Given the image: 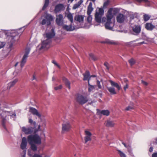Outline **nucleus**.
Wrapping results in <instances>:
<instances>
[{
  "label": "nucleus",
  "mask_w": 157,
  "mask_h": 157,
  "mask_svg": "<svg viewBox=\"0 0 157 157\" xmlns=\"http://www.w3.org/2000/svg\"><path fill=\"white\" fill-rule=\"evenodd\" d=\"M84 76L83 80L84 81L88 80V83L90 82V75L89 71H86V72L83 74Z\"/></svg>",
  "instance_id": "obj_20"
},
{
  "label": "nucleus",
  "mask_w": 157,
  "mask_h": 157,
  "mask_svg": "<svg viewBox=\"0 0 157 157\" xmlns=\"http://www.w3.org/2000/svg\"><path fill=\"white\" fill-rule=\"evenodd\" d=\"M139 3H144L146 6H149L151 5V2L149 0H135Z\"/></svg>",
  "instance_id": "obj_23"
},
{
  "label": "nucleus",
  "mask_w": 157,
  "mask_h": 157,
  "mask_svg": "<svg viewBox=\"0 0 157 157\" xmlns=\"http://www.w3.org/2000/svg\"><path fill=\"white\" fill-rule=\"evenodd\" d=\"M44 18L42 19L41 22V24L42 25L46 24L47 25H49L51 24V22L54 20V17L51 14L46 13H45Z\"/></svg>",
  "instance_id": "obj_7"
},
{
  "label": "nucleus",
  "mask_w": 157,
  "mask_h": 157,
  "mask_svg": "<svg viewBox=\"0 0 157 157\" xmlns=\"http://www.w3.org/2000/svg\"><path fill=\"white\" fill-rule=\"evenodd\" d=\"M135 106L133 105L132 102H131L130 103L129 105L128 106V110L131 109H133L134 108Z\"/></svg>",
  "instance_id": "obj_40"
},
{
  "label": "nucleus",
  "mask_w": 157,
  "mask_h": 157,
  "mask_svg": "<svg viewBox=\"0 0 157 157\" xmlns=\"http://www.w3.org/2000/svg\"><path fill=\"white\" fill-rule=\"evenodd\" d=\"M131 27L132 29L133 33L132 34L134 35H138L141 32V27L140 25L136 22L130 24Z\"/></svg>",
  "instance_id": "obj_8"
},
{
  "label": "nucleus",
  "mask_w": 157,
  "mask_h": 157,
  "mask_svg": "<svg viewBox=\"0 0 157 157\" xmlns=\"http://www.w3.org/2000/svg\"><path fill=\"white\" fill-rule=\"evenodd\" d=\"M109 82L112 86L116 87L118 90H120L121 89V86L117 83L111 80H110Z\"/></svg>",
  "instance_id": "obj_25"
},
{
  "label": "nucleus",
  "mask_w": 157,
  "mask_h": 157,
  "mask_svg": "<svg viewBox=\"0 0 157 157\" xmlns=\"http://www.w3.org/2000/svg\"><path fill=\"white\" fill-rule=\"evenodd\" d=\"M55 79H56V78L54 76H53L52 78V80L54 81L55 80Z\"/></svg>",
  "instance_id": "obj_61"
},
{
  "label": "nucleus",
  "mask_w": 157,
  "mask_h": 157,
  "mask_svg": "<svg viewBox=\"0 0 157 157\" xmlns=\"http://www.w3.org/2000/svg\"><path fill=\"white\" fill-rule=\"evenodd\" d=\"M152 157H157V152L153 153L152 155Z\"/></svg>",
  "instance_id": "obj_54"
},
{
  "label": "nucleus",
  "mask_w": 157,
  "mask_h": 157,
  "mask_svg": "<svg viewBox=\"0 0 157 157\" xmlns=\"http://www.w3.org/2000/svg\"><path fill=\"white\" fill-rule=\"evenodd\" d=\"M73 14H72L71 13H68L67 16V17L68 20L71 22V23L73 22Z\"/></svg>",
  "instance_id": "obj_34"
},
{
  "label": "nucleus",
  "mask_w": 157,
  "mask_h": 157,
  "mask_svg": "<svg viewBox=\"0 0 157 157\" xmlns=\"http://www.w3.org/2000/svg\"><path fill=\"white\" fill-rule=\"evenodd\" d=\"M97 84L98 85V88L101 89V86L100 84V82L98 80H97Z\"/></svg>",
  "instance_id": "obj_50"
},
{
  "label": "nucleus",
  "mask_w": 157,
  "mask_h": 157,
  "mask_svg": "<svg viewBox=\"0 0 157 157\" xmlns=\"http://www.w3.org/2000/svg\"><path fill=\"white\" fill-rule=\"evenodd\" d=\"M119 32H124L125 33H127V30H119Z\"/></svg>",
  "instance_id": "obj_56"
},
{
  "label": "nucleus",
  "mask_w": 157,
  "mask_h": 157,
  "mask_svg": "<svg viewBox=\"0 0 157 157\" xmlns=\"http://www.w3.org/2000/svg\"><path fill=\"white\" fill-rule=\"evenodd\" d=\"M122 144L125 147H127V145L124 142H122Z\"/></svg>",
  "instance_id": "obj_59"
},
{
  "label": "nucleus",
  "mask_w": 157,
  "mask_h": 157,
  "mask_svg": "<svg viewBox=\"0 0 157 157\" xmlns=\"http://www.w3.org/2000/svg\"><path fill=\"white\" fill-rule=\"evenodd\" d=\"M76 100L77 102L82 105L86 103L87 101H89L88 104L89 105H93V103L96 101L95 100H93L90 102V101L89 100L86 96H84L81 94H79L78 95Z\"/></svg>",
  "instance_id": "obj_5"
},
{
  "label": "nucleus",
  "mask_w": 157,
  "mask_h": 157,
  "mask_svg": "<svg viewBox=\"0 0 157 157\" xmlns=\"http://www.w3.org/2000/svg\"><path fill=\"white\" fill-rule=\"evenodd\" d=\"M27 144V139L25 137H23L22 139L21 143V147L23 150L26 149Z\"/></svg>",
  "instance_id": "obj_18"
},
{
  "label": "nucleus",
  "mask_w": 157,
  "mask_h": 157,
  "mask_svg": "<svg viewBox=\"0 0 157 157\" xmlns=\"http://www.w3.org/2000/svg\"><path fill=\"white\" fill-rule=\"evenodd\" d=\"M64 9L65 7L64 5L62 4H59L56 6L54 11L55 13H57L63 10Z\"/></svg>",
  "instance_id": "obj_17"
},
{
  "label": "nucleus",
  "mask_w": 157,
  "mask_h": 157,
  "mask_svg": "<svg viewBox=\"0 0 157 157\" xmlns=\"http://www.w3.org/2000/svg\"><path fill=\"white\" fill-rule=\"evenodd\" d=\"M102 43L112 44H117V42L116 41L108 39H106L105 40L102 42Z\"/></svg>",
  "instance_id": "obj_29"
},
{
  "label": "nucleus",
  "mask_w": 157,
  "mask_h": 157,
  "mask_svg": "<svg viewBox=\"0 0 157 157\" xmlns=\"http://www.w3.org/2000/svg\"><path fill=\"white\" fill-rule=\"evenodd\" d=\"M126 18L125 16L121 13L118 14L116 17L117 21L120 23L124 22Z\"/></svg>",
  "instance_id": "obj_14"
},
{
  "label": "nucleus",
  "mask_w": 157,
  "mask_h": 157,
  "mask_svg": "<svg viewBox=\"0 0 157 157\" xmlns=\"http://www.w3.org/2000/svg\"><path fill=\"white\" fill-rule=\"evenodd\" d=\"M24 30V27L18 29L11 30L10 32V36L13 39L17 36H18L20 33H21Z\"/></svg>",
  "instance_id": "obj_11"
},
{
  "label": "nucleus",
  "mask_w": 157,
  "mask_h": 157,
  "mask_svg": "<svg viewBox=\"0 0 157 157\" xmlns=\"http://www.w3.org/2000/svg\"><path fill=\"white\" fill-rule=\"evenodd\" d=\"M85 135L84 139L85 143L91 140L92 135L90 132L87 130H85Z\"/></svg>",
  "instance_id": "obj_15"
},
{
  "label": "nucleus",
  "mask_w": 157,
  "mask_h": 157,
  "mask_svg": "<svg viewBox=\"0 0 157 157\" xmlns=\"http://www.w3.org/2000/svg\"><path fill=\"white\" fill-rule=\"evenodd\" d=\"M150 15L147 14H145L143 15V19L145 21H148L150 19Z\"/></svg>",
  "instance_id": "obj_36"
},
{
  "label": "nucleus",
  "mask_w": 157,
  "mask_h": 157,
  "mask_svg": "<svg viewBox=\"0 0 157 157\" xmlns=\"http://www.w3.org/2000/svg\"><path fill=\"white\" fill-rule=\"evenodd\" d=\"M89 58L90 59H91L93 60H96L97 59V58L95 57L94 55L92 53H90L89 54Z\"/></svg>",
  "instance_id": "obj_39"
},
{
  "label": "nucleus",
  "mask_w": 157,
  "mask_h": 157,
  "mask_svg": "<svg viewBox=\"0 0 157 157\" xmlns=\"http://www.w3.org/2000/svg\"><path fill=\"white\" fill-rule=\"evenodd\" d=\"M63 28L67 31H71L75 29V27L71 24L69 25H65L63 26Z\"/></svg>",
  "instance_id": "obj_21"
},
{
  "label": "nucleus",
  "mask_w": 157,
  "mask_h": 157,
  "mask_svg": "<svg viewBox=\"0 0 157 157\" xmlns=\"http://www.w3.org/2000/svg\"><path fill=\"white\" fill-rule=\"evenodd\" d=\"M92 4L90 2L87 7V14L88 15L91 14L93 10V8L92 7Z\"/></svg>",
  "instance_id": "obj_27"
},
{
  "label": "nucleus",
  "mask_w": 157,
  "mask_h": 157,
  "mask_svg": "<svg viewBox=\"0 0 157 157\" xmlns=\"http://www.w3.org/2000/svg\"><path fill=\"white\" fill-rule=\"evenodd\" d=\"M22 131L27 135L34 134V135H30L27 137L28 141L30 145V148L33 151L37 150V147L36 145H40L41 143L40 137L36 133L38 131H41L40 125H39L37 128L36 127H29L28 128L22 127L21 128Z\"/></svg>",
  "instance_id": "obj_1"
},
{
  "label": "nucleus",
  "mask_w": 157,
  "mask_h": 157,
  "mask_svg": "<svg viewBox=\"0 0 157 157\" xmlns=\"http://www.w3.org/2000/svg\"><path fill=\"white\" fill-rule=\"evenodd\" d=\"M118 151V153L121 157H126V155L125 153L120 150L117 149Z\"/></svg>",
  "instance_id": "obj_35"
},
{
  "label": "nucleus",
  "mask_w": 157,
  "mask_h": 157,
  "mask_svg": "<svg viewBox=\"0 0 157 157\" xmlns=\"http://www.w3.org/2000/svg\"><path fill=\"white\" fill-rule=\"evenodd\" d=\"M97 113L98 115H103L104 116H108L110 113L109 111L108 110H101L98 109H97Z\"/></svg>",
  "instance_id": "obj_19"
},
{
  "label": "nucleus",
  "mask_w": 157,
  "mask_h": 157,
  "mask_svg": "<svg viewBox=\"0 0 157 157\" xmlns=\"http://www.w3.org/2000/svg\"><path fill=\"white\" fill-rule=\"evenodd\" d=\"M31 79L32 81L35 80L36 81H37V80L36 78V75L35 73L33 74Z\"/></svg>",
  "instance_id": "obj_49"
},
{
  "label": "nucleus",
  "mask_w": 157,
  "mask_h": 157,
  "mask_svg": "<svg viewBox=\"0 0 157 157\" xmlns=\"http://www.w3.org/2000/svg\"><path fill=\"white\" fill-rule=\"evenodd\" d=\"M29 122L31 124H33L34 125V127H36V123L35 121H33L32 119H29Z\"/></svg>",
  "instance_id": "obj_44"
},
{
  "label": "nucleus",
  "mask_w": 157,
  "mask_h": 157,
  "mask_svg": "<svg viewBox=\"0 0 157 157\" xmlns=\"http://www.w3.org/2000/svg\"><path fill=\"white\" fill-rule=\"evenodd\" d=\"M88 85L89 86L88 91L90 92L94 89V86L91 85L90 84V82H88Z\"/></svg>",
  "instance_id": "obj_37"
},
{
  "label": "nucleus",
  "mask_w": 157,
  "mask_h": 157,
  "mask_svg": "<svg viewBox=\"0 0 157 157\" xmlns=\"http://www.w3.org/2000/svg\"><path fill=\"white\" fill-rule=\"evenodd\" d=\"M42 122H43V125H44V126H45L46 124H45V122H46V121L45 120H44V121H41Z\"/></svg>",
  "instance_id": "obj_58"
},
{
  "label": "nucleus",
  "mask_w": 157,
  "mask_h": 157,
  "mask_svg": "<svg viewBox=\"0 0 157 157\" xmlns=\"http://www.w3.org/2000/svg\"><path fill=\"white\" fill-rule=\"evenodd\" d=\"M75 19L79 23H82L83 21L84 17L81 15L76 16L75 17Z\"/></svg>",
  "instance_id": "obj_26"
},
{
  "label": "nucleus",
  "mask_w": 157,
  "mask_h": 157,
  "mask_svg": "<svg viewBox=\"0 0 157 157\" xmlns=\"http://www.w3.org/2000/svg\"><path fill=\"white\" fill-rule=\"evenodd\" d=\"M30 51V48H27L25 52V54L22 59V60L21 62V68L23 67L28 57V55L29 54Z\"/></svg>",
  "instance_id": "obj_9"
},
{
  "label": "nucleus",
  "mask_w": 157,
  "mask_h": 157,
  "mask_svg": "<svg viewBox=\"0 0 157 157\" xmlns=\"http://www.w3.org/2000/svg\"><path fill=\"white\" fill-rule=\"evenodd\" d=\"M33 157H42V155H39L37 154H35Z\"/></svg>",
  "instance_id": "obj_52"
},
{
  "label": "nucleus",
  "mask_w": 157,
  "mask_h": 157,
  "mask_svg": "<svg viewBox=\"0 0 157 157\" xmlns=\"http://www.w3.org/2000/svg\"><path fill=\"white\" fill-rule=\"evenodd\" d=\"M104 66L106 67V69L109 70V64L107 62H105L104 63Z\"/></svg>",
  "instance_id": "obj_46"
},
{
  "label": "nucleus",
  "mask_w": 157,
  "mask_h": 157,
  "mask_svg": "<svg viewBox=\"0 0 157 157\" xmlns=\"http://www.w3.org/2000/svg\"><path fill=\"white\" fill-rule=\"evenodd\" d=\"M153 148L152 147H150L149 149V151L150 152H151L153 151Z\"/></svg>",
  "instance_id": "obj_57"
},
{
  "label": "nucleus",
  "mask_w": 157,
  "mask_h": 157,
  "mask_svg": "<svg viewBox=\"0 0 157 157\" xmlns=\"http://www.w3.org/2000/svg\"><path fill=\"white\" fill-rule=\"evenodd\" d=\"M52 63H53L57 67H58L59 68H60V67L59 65L57 63V62L54 60H53L52 61Z\"/></svg>",
  "instance_id": "obj_47"
},
{
  "label": "nucleus",
  "mask_w": 157,
  "mask_h": 157,
  "mask_svg": "<svg viewBox=\"0 0 157 157\" xmlns=\"http://www.w3.org/2000/svg\"><path fill=\"white\" fill-rule=\"evenodd\" d=\"M28 155H29V156H31V154H30V151H28Z\"/></svg>",
  "instance_id": "obj_60"
},
{
  "label": "nucleus",
  "mask_w": 157,
  "mask_h": 157,
  "mask_svg": "<svg viewBox=\"0 0 157 157\" xmlns=\"http://www.w3.org/2000/svg\"><path fill=\"white\" fill-rule=\"evenodd\" d=\"M21 69H16L13 72V75L14 76H16L19 75L21 72Z\"/></svg>",
  "instance_id": "obj_33"
},
{
  "label": "nucleus",
  "mask_w": 157,
  "mask_h": 157,
  "mask_svg": "<svg viewBox=\"0 0 157 157\" xmlns=\"http://www.w3.org/2000/svg\"><path fill=\"white\" fill-rule=\"evenodd\" d=\"M124 81L126 83L125 86L124 87V89L125 90H126V89L128 88V83L127 82V80L126 79H124Z\"/></svg>",
  "instance_id": "obj_51"
},
{
  "label": "nucleus",
  "mask_w": 157,
  "mask_h": 157,
  "mask_svg": "<svg viewBox=\"0 0 157 157\" xmlns=\"http://www.w3.org/2000/svg\"><path fill=\"white\" fill-rule=\"evenodd\" d=\"M63 81L65 83L66 86L69 89L71 88L70 83L68 79L65 77L63 78Z\"/></svg>",
  "instance_id": "obj_30"
},
{
  "label": "nucleus",
  "mask_w": 157,
  "mask_h": 157,
  "mask_svg": "<svg viewBox=\"0 0 157 157\" xmlns=\"http://www.w3.org/2000/svg\"><path fill=\"white\" fill-rule=\"evenodd\" d=\"M119 11L118 8H110L109 10L106 15V17H103L102 22L105 23V28L110 30L113 31V28L114 25V23L111 21V19Z\"/></svg>",
  "instance_id": "obj_2"
},
{
  "label": "nucleus",
  "mask_w": 157,
  "mask_h": 157,
  "mask_svg": "<svg viewBox=\"0 0 157 157\" xmlns=\"http://www.w3.org/2000/svg\"><path fill=\"white\" fill-rule=\"evenodd\" d=\"M96 77V75H91V76H90V78L91 77Z\"/></svg>",
  "instance_id": "obj_62"
},
{
  "label": "nucleus",
  "mask_w": 157,
  "mask_h": 157,
  "mask_svg": "<svg viewBox=\"0 0 157 157\" xmlns=\"http://www.w3.org/2000/svg\"><path fill=\"white\" fill-rule=\"evenodd\" d=\"M44 157H50V156L49 155H45Z\"/></svg>",
  "instance_id": "obj_64"
},
{
  "label": "nucleus",
  "mask_w": 157,
  "mask_h": 157,
  "mask_svg": "<svg viewBox=\"0 0 157 157\" xmlns=\"http://www.w3.org/2000/svg\"><path fill=\"white\" fill-rule=\"evenodd\" d=\"M145 28L147 30H152L155 28V26L151 23H147L145 25Z\"/></svg>",
  "instance_id": "obj_28"
},
{
  "label": "nucleus",
  "mask_w": 157,
  "mask_h": 157,
  "mask_svg": "<svg viewBox=\"0 0 157 157\" xmlns=\"http://www.w3.org/2000/svg\"><path fill=\"white\" fill-rule=\"evenodd\" d=\"M107 89L111 94H116V92L115 90V89L113 87H108Z\"/></svg>",
  "instance_id": "obj_31"
},
{
  "label": "nucleus",
  "mask_w": 157,
  "mask_h": 157,
  "mask_svg": "<svg viewBox=\"0 0 157 157\" xmlns=\"http://www.w3.org/2000/svg\"><path fill=\"white\" fill-rule=\"evenodd\" d=\"M128 16L130 17V24L136 22L134 20V18H136L137 16L136 13L128 12Z\"/></svg>",
  "instance_id": "obj_13"
},
{
  "label": "nucleus",
  "mask_w": 157,
  "mask_h": 157,
  "mask_svg": "<svg viewBox=\"0 0 157 157\" xmlns=\"http://www.w3.org/2000/svg\"><path fill=\"white\" fill-rule=\"evenodd\" d=\"M128 62L131 66H132L135 63V61L133 58H132L130 59Z\"/></svg>",
  "instance_id": "obj_41"
},
{
  "label": "nucleus",
  "mask_w": 157,
  "mask_h": 157,
  "mask_svg": "<svg viewBox=\"0 0 157 157\" xmlns=\"http://www.w3.org/2000/svg\"><path fill=\"white\" fill-rule=\"evenodd\" d=\"M62 88V85H60L59 86L55 87H54V89L55 90H59L61 89Z\"/></svg>",
  "instance_id": "obj_48"
},
{
  "label": "nucleus",
  "mask_w": 157,
  "mask_h": 157,
  "mask_svg": "<svg viewBox=\"0 0 157 157\" xmlns=\"http://www.w3.org/2000/svg\"><path fill=\"white\" fill-rule=\"evenodd\" d=\"M29 112L33 114L36 115L40 118L41 117V114L35 108L30 107L29 108Z\"/></svg>",
  "instance_id": "obj_16"
},
{
  "label": "nucleus",
  "mask_w": 157,
  "mask_h": 157,
  "mask_svg": "<svg viewBox=\"0 0 157 157\" xmlns=\"http://www.w3.org/2000/svg\"><path fill=\"white\" fill-rule=\"evenodd\" d=\"M109 1H107L106 2H105L104 4V6H106L107 5H108L109 4Z\"/></svg>",
  "instance_id": "obj_53"
},
{
  "label": "nucleus",
  "mask_w": 157,
  "mask_h": 157,
  "mask_svg": "<svg viewBox=\"0 0 157 157\" xmlns=\"http://www.w3.org/2000/svg\"><path fill=\"white\" fill-rule=\"evenodd\" d=\"M115 124L114 122L113 121L108 120L106 121V126L108 127H113Z\"/></svg>",
  "instance_id": "obj_24"
},
{
  "label": "nucleus",
  "mask_w": 157,
  "mask_h": 157,
  "mask_svg": "<svg viewBox=\"0 0 157 157\" xmlns=\"http://www.w3.org/2000/svg\"><path fill=\"white\" fill-rule=\"evenodd\" d=\"M3 107H7L6 105H3V106H2V107H0V119L2 120V126L5 128H6L5 123L6 121V117L9 116L15 117L16 115L15 113H11L5 110L3 108Z\"/></svg>",
  "instance_id": "obj_4"
},
{
  "label": "nucleus",
  "mask_w": 157,
  "mask_h": 157,
  "mask_svg": "<svg viewBox=\"0 0 157 157\" xmlns=\"http://www.w3.org/2000/svg\"><path fill=\"white\" fill-rule=\"evenodd\" d=\"M136 91H134V92H133V94H132V98L134 99V98H136L137 97H135V95H136V96H138L139 95V93L138 91H136Z\"/></svg>",
  "instance_id": "obj_43"
},
{
  "label": "nucleus",
  "mask_w": 157,
  "mask_h": 157,
  "mask_svg": "<svg viewBox=\"0 0 157 157\" xmlns=\"http://www.w3.org/2000/svg\"><path fill=\"white\" fill-rule=\"evenodd\" d=\"M56 22L59 26L62 25L64 23V18L61 14H59L56 16Z\"/></svg>",
  "instance_id": "obj_12"
},
{
  "label": "nucleus",
  "mask_w": 157,
  "mask_h": 157,
  "mask_svg": "<svg viewBox=\"0 0 157 157\" xmlns=\"http://www.w3.org/2000/svg\"><path fill=\"white\" fill-rule=\"evenodd\" d=\"M18 81V79L17 78H15L13 80L11 81L8 84L7 86V89L9 90L10 89V88L13 86Z\"/></svg>",
  "instance_id": "obj_22"
},
{
  "label": "nucleus",
  "mask_w": 157,
  "mask_h": 157,
  "mask_svg": "<svg viewBox=\"0 0 157 157\" xmlns=\"http://www.w3.org/2000/svg\"><path fill=\"white\" fill-rule=\"evenodd\" d=\"M83 1L82 0H80L79 2L75 4L73 7V10H75L77 8H78L83 2Z\"/></svg>",
  "instance_id": "obj_32"
},
{
  "label": "nucleus",
  "mask_w": 157,
  "mask_h": 157,
  "mask_svg": "<svg viewBox=\"0 0 157 157\" xmlns=\"http://www.w3.org/2000/svg\"><path fill=\"white\" fill-rule=\"evenodd\" d=\"M104 13V10L102 8H98L97 9L95 14V20L96 22L99 23H103L102 22V19L103 17L102 18V17Z\"/></svg>",
  "instance_id": "obj_6"
},
{
  "label": "nucleus",
  "mask_w": 157,
  "mask_h": 157,
  "mask_svg": "<svg viewBox=\"0 0 157 157\" xmlns=\"http://www.w3.org/2000/svg\"><path fill=\"white\" fill-rule=\"evenodd\" d=\"M71 126L69 121L64 122L62 124L61 132L63 133L69 132L71 129Z\"/></svg>",
  "instance_id": "obj_10"
},
{
  "label": "nucleus",
  "mask_w": 157,
  "mask_h": 157,
  "mask_svg": "<svg viewBox=\"0 0 157 157\" xmlns=\"http://www.w3.org/2000/svg\"><path fill=\"white\" fill-rule=\"evenodd\" d=\"M55 35L54 29L53 28H50L49 32L46 33L43 35L45 40L43 41L40 45H39L37 47V50H39L42 52V50H47L50 47L51 39Z\"/></svg>",
  "instance_id": "obj_3"
},
{
  "label": "nucleus",
  "mask_w": 157,
  "mask_h": 157,
  "mask_svg": "<svg viewBox=\"0 0 157 157\" xmlns=\"http://www.w3.org/2000/svg\"><path fill=\"white\" fill-rule=\"evenodd\" d=\"M49 0H45V2L44 6L42 8V10H44L48 6L49 2Z\"/></svg>",
  "instance_id": "obj_38"
},
{
  "label": "nucleus",
  "mask_w": 157,
  "mask_h": 157,
  "mask_svg": "<svg viewBox=\"0 0 157 157\" xmlns=\"http://www.w3.org/2000/svg\"><path fill=\"white\" fill-rule=\"evenodd\" d=\"M18 63V62H17L14 65L15 67H16V66H17V65Z\"/></svg>",
  "instance_id": "obj_63"
},
{
  "label": "nucleus",
  "mask_w": 157,
  "mask_h": 157,
  "mask_svg": "<svg viewBox=\"0 0 157 157\" xmlns=\"http://www.w3.org/2000/svg\"><path fill=\"white\" fill-rule=\"evenodd\" d=\"M92 19V16L91 14L89 15H88V17H87V21L89 23H90L91 22V21Z\"/></svg>",
  "instance_id": "obj_42"
},
{
  "label": "nucleus",
  "mask_w": 157,
  "mask_h": 157,
  "mask_svg": "<svg viewBox=\"0 0 157 157\" xmlns=\"http://www.w3.org/2000/svg\"><path fill=\"white\" fill-rule=\"evenodd\" d=\"M6 44L4 42H0V49L3 48Z\"/></svg>",
  "instance_id": "obj_45"
},
{
  "label": "nucleus",
  "mask_w": 157,
  "mask_h": 157,
  "mask_svg": "<svg viewBox=\"0 0 157 157\" xmlns=\"http://www.w3.org/2000/svg\"><path fill=\"white\" fill-rule=\"evenodd\" d=\"M142 83H143V84H144V85H145V86H147L148 84V83L147 82L143 80H142Z\"/></svg>",
  "instance_id": "obj_55"
}]
</instances>
